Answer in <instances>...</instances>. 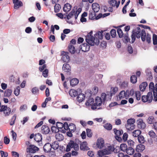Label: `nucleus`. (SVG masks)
<instances>
[{"instance_id":"33","label":"nucleus","mask_w":157,"mask_h":157,"mask_svg":"<svg viewBox=\"0 0 157 157\" xmlns=\"http://www.w3.org/2000/svg\"><path fill=\"white\" fill-rule=\"evenodd\" d=\"M12 93V91L11 89H7L5 91L4 93V96L7 97H9L11 95Z\"/></svg>"},{"instance_id":"52","label":"nucleus","mask_w":157,"mask_h":157,"mask_svg":"<svg viewBox=\"0 0 157 157\" xmlns=\"http://www.w3.org/2000/svg\"><path fill=\"white\" fill-rule=\"evenodd\" d=\"M86 134L88 137H90L92 136V132L91 130L90 129L87 128L86 130Z\"/></svg>"},{"instance_id":"51","label":"nucleus","mask_w":157,"mask_h":157,"mask_svg":"<svg viewBox=\"0 0 157 157\" xmlns=\"http://www.w3.org/2000/svg\"><path fill=\"white\" fill-rule=\"evenodd\" d=\"M148 135L151 138H153L155 136L156 134L153 130H151L148 132Z\"/></svg>"},{"instance_id":"56","label":"nucleus","mask_w":157,"mask_h":157,"mask_svg":"<svg viewBox=\"0 0 157 157\" xmlns=\"http://www.w3.org/2000/svg\"><path fill=\"white\" fill-rule=\"evenodd\" d=\"M119 37L121 38L123 36V33L122 30L121 29H118L117 31Z\"/></svg>"},{"instance_id":"19","label":"nucleus","mask_w":157,"mask_h":157,"mask_svg":"<svg viewBox=\"0 0 157 157\" xmlns=\"http://www.w3.org/2000/svg\"><path fill=\"white\" fill-rule=\"evenodd\" d=\"M93 10L95 13L98 12L100 10L99 5L96 3H93L92 5Z\"/></svg>"},{"instance_id":"36","label":"nucleus","mask_w":157,"mask_h":157,"mask_svg":"<svg viewBox=\"0 0 157 157\" xmlns=\"http://www.w3.org/2000/svg\"><path fill=\"white\" fill-rule=\"evenodd\" d=\"M127 145L125 144H121L120 146V148L123 151H126L127 148Z\"/></svg>"},{"instance_id":"42","label":"nucleus","mask_w":157,"mask_h":157,"mask_svg":"<svg viewBox=\"0 0 157 157\" xmlns=\"http://www.w3.org/2000/svg\"><path fill=\"white\" fill-rule=\"evenodd\" d=\"M127 97L126 96L125 92L124 91H122L119 93L118 95V97L120 99L124 98V97Z\"/></svg>"},{"instance_id":"22","label":"nucleus","mask_w":157,"mask_h":157,"mask_svg":"<svg viewBox=\"0 0 157 157\" xmlns=\"http://www.w3.org/2000/svg\"><path fill=\"white\" fill-rule=\"evenodd\" d=\"M145 149V146L144 145L140 144L137 146L136 148V151L139 152L143 151Z\"/></svg>"},{"instance_id":"30","label":"nucleus","mask_w":157,"mask_h":157,"mask_svg":"<svg viewBox=\"0 0 157 157\" xmlns=\"http://www.w3.org/2000/svg\"><path fill=\"white\" fill-rule=\"evenodd\" d=\"M68 50L69 52L72 54H74L76 51L75 47L73 45L69 44L68 46Z\"/></svg>"},{"instance_id":"62","label":"nucleus","mask_w":157,"mask_h":157,"mask_svg":"<svg viewBox=\"0 0 157 157\" xmlns=\"http://www.w3.org/2000/svg\"><path fill=\"white\" fill-rule=\"evenodd\" d=\"M118 157H130L128 155L125 154L122 152L119 153L117 155Z\"/></svg>"},{"instance_id":"27","label":"nucleus","mask_w":157,"mask_h":157,"mask_svg":"<svg viewBox=\"0 0 157 157\" xmlns=\"http://www.w3.org/2000/svg\"><path fill=\"white\" fill-rule=\"evenodd\" d=\"M141 132L140 130L134 131L132 132V136L134 137H137L141 135Z\"/></svg>"},{"instance_id":"20","label":"nucleus","mask_w":157,"mask_h":157,"mask_svg":"<svg viewBox=\"0 0 157 157\" xmlns=\"http://www.w3.org/2000/svg\"><path fill=\"white\" fill-rule=\"evenodd\" d=\"M42 135L40 133H38L35 135L34 139L37 142L40 143L42 140Z\"/></svg>"},{"instance_id":"15","label":"nucleus","mask_w":157,"mask_h":157,"mask_svg":"<svg viewBox=\"0 0 157 157\" xmlns=\"http://www.w3.org/2000/svg\"><path fill=\"white\" fill-rule=\"evenodd\" d=\"M97 145L99 148H103L104 145V141L102 138H100L98 139L97 142Z\"/></svg>"},{"instance_id":"37","label":"nucleus","mask_w":157,"mask_h":157,"mask_svg":"<svg viewBox=\"0 0 157 157\" xmlns=\"http://www.w3.org/2000/svg\"><path fill=\"white\" fill-rule=\"evenodd\" d=\"M14 4V8L15 9H17L20 7L22 6L23 5L22 2L21 1H19V2H17Z\"/></svg>"},{"instance_id":"45","label":"nucleus","mask_w":157,"mask_h":157,"mask_svg":"<svg viewBox=\"0 0 157 157\" xmlns=\"http://www.w3.org/2000/svg\"><path fill=\"white\" fill-rule=\"evenodd\" d=\"M147 121L149 124H151L153 123L154 121V117L152 116H149L147 120Z\"/></svg>"},{"instance_id":"57","label":"nucleus","mask_w":157,"mask_h":157,"mask_svg":"<svg viewBox=\"0 0 157 157\" xmlns=\"http://www.w3.org/2000/svg\"><path fill=\"white\" fill-rule=\"evenodd\" d=\"M56 126L59 128H62L63 127V124L61 122H57L56 124Z\"/></svg>"},{"instance_id":"1","label":"nucleus","mask_w":157,"mask_h":157,"mask_svg":"<svg viewBox=\"0 0 157 157\" xmlns=\"http://www.w3.org/2000/svg\"><path fill=\"white\" fill-rule=\"evenodd\" d=\"M103 31H98L94 35V37L91 35L92 32L89 33L86 37V40L87 43L91 46H94V44L98 45L99 43V39H102L103 38L102 33Z\"/></svg>"},{"instance_id":"28","label":"nucleus","mask_w":157,"mask_h":157,"mask_svg":"<svg viewBox=\"0 0 157 157\" xmlns=\"http://www.w3.org/2000/svg\"><path fill=\"white\" fill-rule=\"evenodd\" d=\"M63 69L64 71L66 72H69L70 71L71 67L69 64H64L63 65Z\"/></svg>"},{"instance_id":"29","label":"nucleus","mask_w":157,"mask_h":157,"mask_svg":"<svg viewBox=\"0 0 157 157\" xmlns=\"http://www.w3.org/2000/svg\"><path fill=\"white\" fill-rule=\"evenodd\" d=\"M70 82L71 85L73 86L76 85L78 83L79 81L77 79L74 78L71 80Z\"/></svg>"},{"instance_id":"7","label":"nucleus","mask_w":157,"mask_h":157,"mask_svg":"<svg viewBox=\"0 0 157 157\" xmlns=\"http://www.w3.org/2000/svg\"><path fill=\"white\" fill-rule=\"evenodd\" d=\"M91 91L90 90H88L85 93V95L86 96L89 97V99L86 101L85 103V105L86 106L91 105L93 104L94 102V99L93 98L90 97L92 94Z\"/></svg>"},{"instance_id":"59","label":"nucleus","mask_w":157,"mask_h":157,"mask_svg":"<svg viewBox=\"0 0 157 157\" xmlns=\"http://www.w3.org/2000/svg\"><path fill=\"white\" fill-rule=\"evenodd\" d=\"M110 33L111 36L113 37H114L116 34V31L115 29H112L110 31Z\"/></svg>"},{"instance_id":"18","label":"nucleus","mask_w":157,"mask_h":157,"mask_svg":"<svg viewBox=\"0 0 157 157\" xmlns=\"http://www.w3.org/2000/svg\"><path fill=\"white\" fill-rule=\"evenodd\" d=\"M41 132L44 134H48L50 132V129L49 127L46 125H43L41 127Z\"/></svg>"},{"instance_id":"12","label":"nucleus","mask_w":157,"mask_h":157,"mask_svg":"<svg viewBox=\"0 0 157 157\" xmlns=\"http://www.w3.org/2000/svg\"><path fill=\"white\" fill-rule=\"evenodd\" d=\"M113 131L115 134L117 136L116 138L117 140H121V138L119 136L122 135L123 133V131L122 130H117L116 128L113 129Z\"/></svg>"},{"instance_id":"50","label":"nucleus","mask_w":157,"mask_h":157,"mask_svg":"<svg viewBox=\"0 0 157 157\" xmlns=\"http://www.w3.org/2000/svg\"><path fill=\"white\" fill-rule=\"evenodd\" d=\"M16 115H14L12 118L11 119V121L10 122V125H13L15 123V121L16 119Z\"/></svg>"},{"instance_id":"49","label":"nucleus","mask_w":157,"mask_h":157,"mask_svg":"<svg viewBox=\"0 0 157 157\" xmlns=\"http://www.w3.org/2000/svg\"><path fill=\"white\" fill-rule=\"evenodd\" d=\"M152 39L153 44L154 45L157 44V35L155 34H153V35Z\"/></svg>"},{"instance_id":"25","label":"nucleus","mask_w":157,"mask_h":157,"mask_svg":"<svg viewBox=\"0 0 157 157\" xmlns=\"http://www.w3.org/2000/svg\"><path fill=\"white\" fill-rule=\"evenodd\" d=\"M70 96L72 97L76 96L78 94V92L74 89H71L69 92Z\"/></svg>"},{"instance_id":"23","label":"nucleus","mask_w":157,"mask_h":157,"mask_svg":"<svg viewBox=\"0 0 157 157\" xmlns=\"http://www.w3.org/2000/svg\"><path fill=\"white\" fill-rule=\"evenodd\" d=\"M147 86V83L146 82H144L141 84L139 86V88L140 90L141 91H144L146 87Z\"/></svg>"},{"instance_id":"64","label":"nucleus","mask_w":157,"mask_h":157,"mask_svg":"<svg viewBox=\"0 0 157 157\" xmlns=\"http://www.w3.org/2000/svg\"><path fill=\"white\" fill-rule=\"evenodd\" d=\"M0 153L2 157H6L8 155V153L7 152L3 151H1Z\"/></svg>"},{"instance_id":"8","label":"nucleus","mask_w":157,"mask_h":157,"mask_svg":"<svg viewBox=\"0 0 157 157\" xmlns=\"http://www.w3.org/2000/svg\"><path fill=\"white\" fill-rule=\"evenodd\" d=\"M153 99L152 93L151 92H149L147 96L143 95L142 97V101L144 102H146L150 103Z\"/></svg>"},{"instance_id":"44","label":"nucleus","mask_w":157,"mask_h":157,"mask_svg":"<svg viewBox=\"0 0 157 157\" xmlns=\"http://www.w3.org/2000/svg\"><path fill=\"white\" fill-rule=\"evenodd\" d=\"M61 8L59 4H56L54 6V11L55 13L58 12Z\"/></svg>"},{"instance_id":"41","label":"nucleus","mask_w":157,"mask_h":157,"mask_svg":"<svg viewBox=\"0 0 157 157\" xmlns=\"http://www.w3.org/2000/svg\"><path fill=\"white\" fill-rule=\"evenodd\" d=\"M52 148L54 150L57 149L59 147V145L57 141H55L52 143Z\"/></svg>"},{"instance_id":"32","label":"nucleus","mask_w":157,"mask_h":157,"mask_svg":"<svg viewBox=\"0 0 157 157\" xmlns=\"http://www.w3.org/2000/svg\"><path fill=\"white\" fill-rule=\"evenodd\" d=\"M75 13V10H72L71 12L68 15H66V17H64V18H67L68 20L70 19L71 18L74 17Z\"/></svg>"},{"instance_id":"6","label":"nucleus","mask_w":157,"mask_h":157,"mask_svg":"<svg viewBox=\"0 0 157 157\" xmlns=\"http://www.w3.org/2000/svg\"><path fill=\"white\" fill-rule=\"evenodd\" d=\"M71 148H73L75 151H78L79 149L78 145L75 142L70 140L67 145L66 151L68 152L71 150Z\"/></svg>"},{"instance_id":"14","label":"nucleus","mask_w":157,"mask_h":157,"mask_svg":"<svg viewBox=\"0 0 157 157\" xmlns=\"http://www.w3.org/2000/svg\"><path fill=\"white\" fill-rule=\"evenodd\" d=\"M52 148V145L49 143L45 144L43 147L44 151L47 153L50 152Z\"/></svg>"},{"instance_id":"11","label":"nucleus","mask_w":157,"mask_h":157,"mask_svg":"<svg viewBox=\"0 0 157 157\" xmlns=\"http://www.w3.org/2000/svg\"><path fill=\"white\" fill-rule=\"evenodd\" d=\"M88 43H84L82 44L80 47V49L83 52H86L89 51L90 46Z\"/></svg>"},{"instance_id":"10","label":"nucleus","mask_w":157,"mask_h":157,"mask_svg":"<svg viewBox=\"0 0 157 157\" xmlns=\"http://www.w3.org/2000/svg\"><path fill=\"white\" fill-rule=\"evenodd\" d=\"M39 148L33 145H30L29 147L26 149V151L28 153H34L38 151Z\"/></svg>"},{"instance_id":"38","label":"nucleus","mask_w":157,"mask_h":157,"mask_svg":"<svg viewBox=\"0 0 157 157\" xmlns=\"http://www.w3.org/2000/svg\"><path fill=\"white\" fill-rule=\"evenodd\" d=\"M104 128L108 130H111L112 129V124L109 123H107L104 125Z\"/></svg>"},{"instance_id":"55","label":"nucleus","mask_w":157,"mask_h":157,"mask_svg":"<svg viewBox=\"0 0 157 157\" xmlns=\"http://www.w3.org/2000/svg\"><path fill=\"white\" fill-rule=\"evenodd\" d=\"M51 130L52 132L57 133L59 132V130L58 128L55 126H52L51 128Z\"/></svg>"},{"instance_id":"5","label":"nucleus","mask_w":157,"mask_h":157,"mask_svg":"<svg viewBox=\"0 0 157 157\" xmlns=\"http://www.w3.org/2000/svg\"><path fill=\"white\" fill-rule=\"evenodd\" d=\"M135 120L133 118L128 119L127 121V124L125 125V127L128 131H131L134 130L135 127L134 124Z\"/></svg>"},{"instance_id":"9","label":"nucleus","mask_w":157,"mask_h":157,"mask_svg":"<svg viewBox=\"0 0 157 157\" xmlns=\"http://www.w3.org/2000/svg\"><path fill=\"white\" fill-rule=\"evenodd\" d=\"M118 88L117 87H112L111 88L110 91L108 92L106 94V101L110 100L111 99L112 96L115 94L118 91Z\"/></svg>"},{"instance_id":"17","label":"nucleus","mask_w":157,"mask_h":157,"mask_svg":"<svg viewBox=\"0 0 157 157\" xmlns=\"http://www.w3.org/2000/svg\"><path fill=\"white\" fill-rule=\"evenodd\" d=\"M137 126L139 128L144 129L145 128L146 124L142 120H139L137 121Z\"/></svg>"},{"instance_id":"4","label":"nucleus","mask_w":157,"mask_h":157,"mask_svg":"<svg viewBox=\"0 0 157 157\" xmlns=\"http://www.w3.org/2000/svg\"><path fill=\"white\" fill-rule=\"evenodd\" d=\"M113 151L114 149L112 146H108L104 149L100 150L98 152V157H102L104 155L111 154Z\"/></svg>"},{"instance_id":"40","label":"nucleus","mask_w":157,"mask_h":157,"mask_svg":"<svg viewBox=\"0 0 157 157\" xmlns=\"http://www.w3.org/2000/svg\"><path fill=\"white\" fill-rule=\"evenodd\" d=\"M149 88L150 89V92H151L152 93H153V91L155 90H156L155 89V87H154V83L153 82H151L149 85Z\"/></svg>"},{"instance_id":"31","label":"nucleus","mask_w":157,"mask_h":157,"mask_svg":"<svg viewBox=\"0 0 157 157\" xmlns=\"http://www.w3.org/2000/svg\"><path fill=\"white\" fill-rule=\"evenodd\" d=\"M134 149L132 147H128L126 151L127 154L131 155L134 152Z\"/></svg>"},{"instance_id":"39","label":"nucleus","mask_w":157,"mask_h":157,"mask_svg":"<svg viewBox=\"0 0 157 157\" xmlns=\"http://www.w3.org/2000/svg\"><path fill=\"white\" fill-rule=\"evenodd\" d=\"M137 137L138 141L140 143L144 144L145 142L144 138L142 135H140Z\"/></svg>"},{"instance_id":"24","label":"nucleus","mask_w":157,"mask_h":157,"mask_svg":"<svg viewBox=\"0 0 157 157\" xmlns=\"http://www.w3.org/2000/svg\"><path fill=\"white\" fill-rule=\"evenodd\" d=\"M71 5L68 3H67L64 6L63 11L66 12H68L71 10Z\"/></svg>"},{"instance_id":"3","label":"nucleus","mask_w":157,"mask_h":157,"mask_svg":"<svg viewBox=\"0 0 157 157\" xmlns=\"http://www.w3.org/2000/svg\"><path fill=\"white\" fill-rule=\"evenodd\" d=\"M106 100V95L105 93H102L101 94V97H97L95 100V102L93 105L91 106V109H97L96 106H99L102 103L104 104L105 100Z\"/></svg>"},{"instance_id":"26","label":"nucleus","mask_w":157,"mask_h":157,"mask_svg":"<svg viewBox=\"0 0 157 157\" xmlns=\"http://www.w3.org/2000/svg\"><path fill=\"white\" fill-rule=\"evenodd\" d=\"M85 96L83 94H79L77 97V100L79 102H82L83 100H84Z\"/></svg>"},{"instance_id":"43","label":"nucleus","mask_w":157,"mask_h":157,"mask_svg":"<svg viewBox=\"0 0 157 157\" xmlns=\"http://www.w3.org/2000/svg\"><path fill=\"white\" fill-rule=\"evenodd\" d=\"M134 93V90H127L125 92L126 96H129L130 95L132 96Z\"/></svg>"},{"instance_id":"61","label":"nucleus","mask_w":157,"mask_h":157,"mask_svg":"<svg viewBox=\"0 0 157 157\" xmlns=\"http://www.w3.org/2000/svg\"><path fill=\"white\" fill-rule=\"evenodd\" d=\"M146 40L148 43H150L151 41V36L148 34L147 35Z\"/></svg>"},{"instance_id":"47","label":"nucleus","mask_w":157,"mask_h":157,"mask_svg":"<svg viewBox=\"0 0 157 157\" xmlns=\"http://www.w3.org/2000/svg\"><path fill=\"white\" fill-rule=\"evenodd\" d=\"M20 92V87L19 86H17L14 90V93L16 96H18Z\"/></svg>"},{"instance_id":"63","label":"nucleus","mask_w":157,"mask_h":157,"mask_svg":"<svg viewBox=\"0 0 157 157\" xmlns=\"http://www.w3.org/2000/svg\"><path fill=\"white\" fill-rule=\"evenodd\" d=\"M153 94L154 97V100L155 101H157V91L156 90H155L153 91Z\"/></svg>"},{"instance_id":"35","label":"nucleus","mask_w":157,"mask_h":157,"mask_svg":"<svg viewBox=\"0 0 157 157\" xmlns=\"http://www.w3.org/2000/svg\"><path fill=\"white\" fill-rule=\"evenodd\" d=\"M56 138L58 141H60L63 140V136L61 134L57 133L56 135Z\"/></svg>"},{"instance_id":"13","label":"nucleus","mask_w":157,"mask_h":157,"mask_svg":"<svg viewBox=\"0 0 157 157\" xmlns=\"http://www.w3.org/2000/svg\"><path fill=\"white\" fill-rule=\"evenodd\" d=\"M69 53L63 52L62 53V59L64 62H68L70 59V57L69 56Z\"/></svg>"},{"instance_id":"48","label":"nucleus","mask_w":157,"mask_h":157,"mask_svg":"<svg viewBox=\"0 0 157 157\" xmlns=\"http://www.w3.org/2000/svg\"><path fill=\"white\" fill-rule=\"evenodd\" d=\"M107 43L106 41H101L100 44V46L102 48L104 49L106 47Z\"/></svg>"},{"instance_id":"16","label":"nucleus","mask_w":157,"mask_h":157,"mask_svg":"<svg viewBox=\"0 0 157 157\" xmlns=\"http://www.w3.org/2000/svg\"><path fill=\"white\" fill-rule=\"evenodd\" d=\"M80 147V150L83 151H87L90 149L87 146V144L86 141L83 142L81 144Z\"/></svg>"},{"instance_id":"34","label":"nucleus","mask_w":157,"mask_h":157,"mask_svg":"<svg viewBox=\"0 0 157 157\" xmlns=\"http://www.w3.org/2000/svg\"><path fill=\"white\" fill-rule=\"evenodd\" d=\"M76 129V126L75 124L73 123H70L69 124L68 130L70 131L74 132Z\"/></svg>"},{"instance_id":"46","label":"nucleus","mask_w":157,"mask_h":157,"mask_svg":"<svg viewBox=\"0 0 157 157\" xmlns=\"http://www.w3.org/2000/svg\"><path fill=\"white\" fill-rule=\"evenodd\" d=\"M130 81L133 83H135L137 81V78L135 75H132L131 77Z\"/></svg>"},{"instance_id":"2","label":"nucleus","mask_w":157,"mask_h":157,"mask_svg":"<svg viewBox=\"0 0 157 157\" xmlns=\"http://www.w3.org/2000/svg\"><path fill=\"white\" fill-rule=\"evenodd\" d=\"M146 33L144 29L141 30L139 27L133 30L132 34L131 36L132 43H133L136 39V36L137 38H139L141 37L143 41H144L146 39Z\"/></svg>"},{"instance_id":"53","label":"nucleus","mask_w":157,"mask_h":157,"mask_svg":"<svg viewBox=\"0 0 157 157\" xmlns=\"http://www.w3.org/2000/svg\"><path fill=\"white\" fill-rule=\"evenodd\" d=\"M10 109L9 107H7L6 110L4 112V113L6 116H8L10 114Z\"/></svg>"},{"instance_id":"54","label":"nucleus","mask_w":157,"mask_h":157,"mask_svg":"<svg viewBox=\"0 0 157 157\" xmlns=\"http://www.w3.org/2000/svg\"><path fill=\"white\" fill-rule=\"evenodd\" d=\"M39 89L37 87H35L33 88L32 89V92L34 94H36L38 92Z\"/></svg>"},{"instance_id":"58","label":"nucleus","mask_w":157,"mask_h":157,"mask_svg":"<svg viewBox=\"0 0 157 157\" xmlns=\"http://www.w3.org/2000/svg\"><path fill=\"white\" fill-rule=\"evenodd\" d=\"M136 99L137 100H139L141 98V94L140 91H136Z\"/></svg>"},{"instance_id":"21","label":"nucleus","mask_w":157,"mask_h":157,"mask_svg":"<svg viewBox=\"0 0 157 157\" xmlns=\"http://www.w3.org/2000/svg\"><path fill=\"white\" fill-rule=\"evenodd\" d=\"M109 3L112 6H116L117 8L118 7L119 5V3H117L116 0H110Z\"/></svg>"},{"instance_id":"60","label":"nucleus","mask_w":157,"mask_h":157,"mask_svg":"<svg viewBox=\"0 0 157 157\" xmlns=\"http://www.w3.org/2000/svg\"><path fill=\"white\" fill-rule=\"evenodd\" d=\"M48 70L45 69L43 72L42 75L44 77H47L48 75Z\"/></svg>"}]
</instances>
